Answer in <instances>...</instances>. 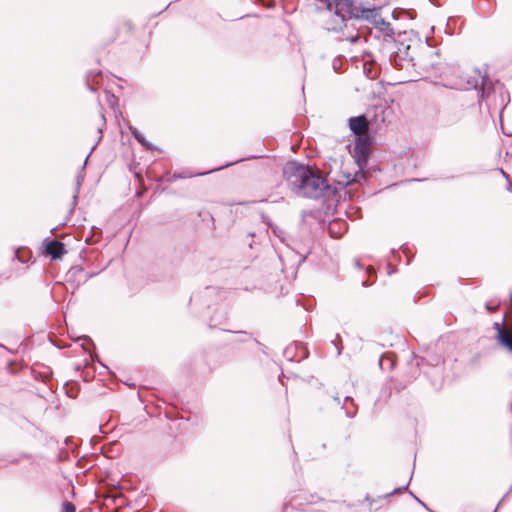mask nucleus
Instances as JSON below:
<instances>
[{"label": "nucleus", "instance_id": "obj_1", "mask_svg": "<svg viewBox=\"0 0 512 512\" xmlns=\"http://www.w3.org/2000/svg\"><path fill=\"white\" fill-rule=\"evenodd\" d=\"M284 176L290 189L302 197L318 199L330 188L322 176L301 164L288 163L284 168Z\"/></svg>", "mask_w": 512, "mask_h": 512}, {"label": "nucleus", "instance_id": "obj_2", "mask_svg": "<svg viewBox=\"0 0 512 512\" xmlns=\"http://www.w3.org/2000/svg\"><path fill=\"white\" fill-rule=\"evenodd\" d=\"M327 9L334 12V15L339 18L340 22H344L347 18L362 17L368 19L370 14H374V10L366 9L359 14L358 8L355 6L354 0H329Z\"/></svg>", "mask_w": 512, "mask_h": 512}, {"label": "nucleus", "instance_id": "obj_3", "mask_svg": "<svg viewBox=\"0 0 512 512\" xmlns=\"http://www.w3.org/2000/svg\"><path fill=\"white\" fill-rule=\"evenodd\" d=\"M394 61L401 68H407L408 66L412 65L427 72L433 70L436 65L433 60H428L425 56H421L415 59L414 55L411 53L410 46L403 48L399 47L398 51L396 52Z\"/></svg>", "mask_w": 512, "mask_h": 512}, {"label": "nucleus", "instance_id": "obj_4", "mask_svg": "<svg viewBox=\"0 0 512 512\" xmlns=\"http://www.w3.org/2000/svg\"><path fill=\"white\" fill-rule=\"evenodd\" d=\"M369 151L370 143L368 139L359 137L356 140L353 149L350 151L352 157L358 165L359 170H362L367 165Z\"/></svg>", "mask_w": 512, "mask_h": 512}, {"label": "nucleus", "instance_id": "obj_5", "mask_svg": "<svg viewBox=\"0 0 512 512\" xmlns=\"http://www.w3.org/2000/svg\"><path fill=\"white\" fill-rule=\"evenodd\" d=\"M486 82L487 79L481 74L480 70L474 69L468 78L467 84L468 88L479 90V97L481 100H483L485 97L489 98L491 95L490 90L487 92L485 90Z\"/></svg>", "mask_w": 512, "mask_h": 512}, {"label": "nucleus", "instance_id": "obj_6", "mask_svg": "<svg viewBox=\"0 0 512 512\" xmlns=\"http://www.w3.org/2000/svg\"><path fill=\"white\" fill-rule=\"evenodd\" d=\"M494 328L497 331L495 338L498 343L512 353V333L508 332L505 327L498 322L494 323Z\"/></svg>", "mask_w": 512, "mask_h": 512}, {"label": "nucleus", "instance_id": "obj_7", "mask_svg": "<svg viewBox=\"0 0 512 512\" xmlns=\"http://www.w3.org/2000/svg\"><path fill=\"white\" fill-rule=\"evenodd\" d=\"M349 127L355 135L362 137L368 131V121L364 115L351 117L349 119Z\"/></svg>", "mask_w": 512, "mask_h": 512}, {"label": "nucleus", "instance_id": "obj_8", "mask_svg": "<svg viewBox=\"0 0 512 512\" xmlns=\"http://www.w3.org/2000/svg\"><path fill=\"white\" fill-rule=\"evenodd\" d=\"M46 254L51 256L52 259H60L65 253L64 244L59 241H50L46 245Z\"/></svg>", "mask_w": 512, "mask_h": 512}, {"label": "nucleus", "instance_id": "obj_9", "mask_svg": "<svg viewBox=\"0 0 512 512\" xmlns=\"http://www.w3.org/2000/svg\"><path fill=\"white\" fill-rule=\"evenodd\" d=\"M130 132L133 135V137L147 150L156 149V147L151 142L146 140L144 135L137 128L130 127Z\"/></svg>", "mask_w": 512, "mask_h": 512}, {"label": "nucleus", "instance_id": "obj_10", "mask_svg": "<svg viewBox=\"0 0 512 512\" xmlns=\"http://www.w3.org/2000/svg\"><path fill=\"white\" fill-rule=\"evenodd\" d=\"M460 115L457 113H454L452 116H445L443 118V122L445 125L450 126L453 124H456L460 120Z\"/></svg>", "mask_w": 512, "mask_h": 512}, {"label": "nucleus", "instance_id": "obj_11", "mask_svg": "<svg viewBox=\"0 0 512 512\" xmlns=\"http://www.w3.org/2000/svg\"><path fill=\"white\" fill-rule=\"evenodd\" d=\"M375 25L378 26L382 31H387V30H391L390 29V24L386 21H384L383 19H379V20H375L374 21Z\"/></svg>", "mask_w": 512, "mask_h": 512}, {"label": "nucleus", "instance_id": "obj_12", "mask_svg": "<svg viewBox=\"0 0 512 512\" xmlns=\"http://www.w3.org/2000/svg\"><path fill=\"white\" fill-rule=\"evenodd\" d=\"M61 512H76V507L71 502H64L61 507Z\"/></svg>", "mask_w": 512, "mask_h": 512}, {"label": "nucleus", "instance_id": "obj_13", "mask_svg": "<svg viewBox=\"0 0 512 512\" xmlns=\"http://www.w3.org/2000/svg\"><path fill=\"white\" fill-rule=\"evenodd\" d=\"M81 179H82V177L79 175V176L77 177L76 192H75V193H74V195H73V203H72L73 207H74V206L76 205V203H77L78 193H79V188H80V184H81Z\"/></svg>", "mask_w": 512, "mask_h": 512}, {"label": "nucleus", "instance_id": "obj_14", "mask_svg": "<svg viewBox=\"0 0 512 512\" xmlns=\"http://www.w3.org/2000/svg\"><path fill=\"white\" fill-rule=\"evenodd\" d=\"M269 226H270V228L272 229L273 233H274L277 237H279L281 240H283V239H284V231H283V230H281V229H280L278 226H276V225H272V224H270Z\"/></svg>", "mask_w": 512, "mask_h": 512}, {"label": "nucleus", "instance_id": "obj_15", "mask_svg": "<svg viewBox=\"0 0 512 512\" xmlns=\"http://www.w3.org/2000/svg\"><path fill=\"white\" fill-rule=\"evenodd\" d=\"M237 162H238V161L230 162V163H227L226 165H223V166H221V167L214 168V169L210 170L209 172L198 173L197 175H204V174H207V173H210V172H213V171H218V170H221V169L226 168V167H228V166H231V165H233V164H235V163H237Z\"/></svg>", "mask_w": 512, "mask_h": 512}, {"label": "nucleus", "instance_id": "obj_16", "mask_svg": "<svg viewBox=\"0 0 512 512\" xmlns=\"http://www.w3.org/2000/svg\"><path fill=\"white\" fill-rule=\"evenodd\" d=\"M496 308H497V306H496V305L491 306L489 303H487V304H486V309H487L488 311H490V312L495 311V310H496Z\"/></svg>", "mask_w": 512, "mask_h": 512}, {"label": "nucleus", "instance_id": "obj_17", "mask_svg": "<svg viewBox=\"0 0 512 512\" xmlns=\"http://www.w3.org/2000/svg\"><path fill=\"white\" fill-rule=\"evenodd\" d=\"M435 56H437L436 52L428 51V57L429 58H434Z\"/></svg>", "mask_w": 512, "mask_h": 512}, {"label": "nucleus", "instance_id": "obj_18", "mask_svg": "<svg viewBox=\"0 0 512 512\" xmlns=\"http://www.w3.org/2000/svg\"><path fill=\"white\" fill-rule=\"evenodd\" d=\"M346 415L348 417H352L354 415V411H349L347 408H346Z\"/></svg>", "mask_w": 512, "mask_h": 512}, {"label": "nucleus", "instance_id": "obj_19", "mask_svg": "<svg viewBox=\"0 0 512 512\" xmlns=\"http://www.w3.org/2000/svg\"><path fill=\"white\" fill-rule=\"evenodd\" d=\"M334 225H335V223L334 224H330V226H329V231H330L331 234H333Z\"/></svg>", "mask_w": 512, "mask_h": 512}, {"label": "nucleus", "instance_id": "obj_20", "mask_svg": "<svg viewBox=\"0 0 512 512\" xmlns=\"http://www.w3.org/2000/svg\"><path fill=\"white\" fill-rule=\"evenodd\" d=\"M345 401H346V402H351V403H352V402H353V399H352V398H350L349 396H346V397H345Z\"/></svg>", "mask_w": 512, "mask_h": 512}, {"label": "nucleus", "instance_id": "obj_21", "mask_svg": "<svg viewBox=\"0 0 512 512\" xmlns=\"http://www.w3.org/2000/svg\"><path fill=\"white\" fill-rule=\"evenodd\" d=\"M507 189H508L509 191H511V190H512V183H511V182H508Z\"/></svg>", "mask_w": 512, "mask_h": 512}, {"label": "nucleus", "instance_id": "obj_22", "mask_svg": "<svg viewBox=\"0 0 512 512\" xmlns=\"http://www.w3.org/2000/svg\"><path fill=\"white\" fill-rule=\"evenodd\" d=\"M501 173H502V175H503L505 178H508V175H507V174L505 173V171H503L502 169H501Z\"/></svg>", "mask_w": 512, "mask_h": 512}, {"label": "nucleus", "instance_id": "obj_23", "mask_svg": "<svg viewBox=\"0 0 512 512\" xmlns=\"http://www.w3.org/2000/svg\"><path fill=\"white\" fill-rule=\"evenodd\" d=\"M101 119H102V121H103V125H104V124H105V118H104V115H103V114H101Z\"/></svg>", "mask_w": 512, "mask_h": 512}, {"label": "nucleus", "instance_id": "obj_24", "mask_svg": "<svg viewBox=\"0 0 512 512\" xmlns=\"http://www.w3.org/2000/svg\"><path fill=\"white\" fill-rule=\"evenodd\" d=\"M183 177H184V176H181V175H179V176H178V175H176V174L174 175V178H183Z\"/></svg>", "mask_w": 512, "mask_h": 512}, {"label": "nucleus", "instance_id": "obj_25", "mask_svg": "<svg viewBox=\"0 0 512 512\" xmlns=\"http://www.w3.org/2000/svg\"><path fill=\"white\" fill-rule=\"evenodd\" d=\"M15 258L19 259L18 252L15 253Z\"/></svg>", "mask_w": 512, "mask_h": 512}, {"label": "nucleus", "instance_id": "obj_26", "mask_svg": "<svg viewBox=\"0 0 512 512\" xmlns=\"http://www.w3.org/2000/svg\"><path fill=\"white\" fill-rule=\"evenodd\" d=\"M355 181V178H352V180L348 179V183Z\"/></svg>", "mask_w": 512, "mask_h": 512}]
</instances>
